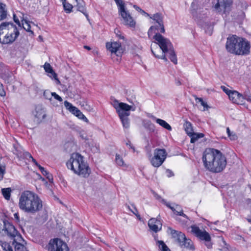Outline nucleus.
I'll return each instance as SVG.
<instances>
[{
  "instance_id": "49530a36",
  "label": "nucleus",
  "mask_w": 251,
  "mask_h": 251,
  "mask_svg": "<svg viewBox=\"0 0 251 251\" xmlns=\"http://www.w3.org/2000/svg\"><path fill=\"white\" fill-rule=\"evenodd\" d=\"M50 95H51V96L53 97L55 100H58L60 102L62 101L63 100H62V98L61 97H60L58 95H57L56 93L51 92L50 93Z\"/></svg>"
},
{
  "instance_id": "f257e3e1",
  "label": "nucleus",
  "mask_w": 251,
  "mask_h": 251,
  "mask_svg": "<svg viewBox=\"0 0 251 251\" xmlns=\"http://www.w3.org/2000/svg\"><path fill=\"white\" fill-rule=\"evenodd\" d=\"M19 207L25 213L34 214L43 207L42 201L39 196L31 191H24L19 198Z\"/></svg>"
},
{
  "instance_id": "4468645a",
  "label": "nucleus",
  "mask_w": 251,
  "mask_h": 251,
  "mask_svg": "<svg viewBox=\"0 0 251 251\" xmlns=\"http://www.w3.org/2000/svg\"><path fill=\"white\" fill-rule=\"evenodd\" d=\"M113 107L116 110L119 116H129L130 110L134 111L135 107L124 102H119L117 100L114 101Z\"/></svg>"
},
{
  "instance_id": "4d7b16f0",
  "label": "nucleus",
  "mask_w": 251,
  "mask_h": 251,
  "mask_svg": "<svg viewBox=\"0 0 251 251\" xmlns=\"http://www.w3.org/2000/svg\"><path fill=\"white\" fill-rule=\"evenodd\" d=\"M133 7L137 11L140 12L141 11V10H142L139 7H138V6L137 5H133Z\"/></svg>"
},
{
  "instance_id": "412c9836",
  "label": "nucleus",
  "mask_w": 251,
  "mask_h": 251,
  "mask_svg": "<svg viewBox=\"0 0 251 251\" xmlns=\"http://www.w3.org/2000/svg\"><path fill=\"white\" fill-rule=\"evenodd\" d=\"M148 226L152 231L157 232L160 230L162 228V224L161 222L155 219L151 218L148 222Z\"/></svg>"
},
{
  "instance_id": "c85d7f7f",
  "label": "nucleus",
  "mask_w": 251,
  "mask_h": 251,
  "mask_svg": "<svg viewBox=\"0 0 251 251\" xmlns=\"http://www.w3.org/2000/svg\"><path fill=\"white\" fill-rule=\"evenodd\" d=\"M6 16V6L5 4L0 2V21L5 19Z\"/></svg>"
},
{
  "instance_id": "6e6d98bb",
  "label": "nucleus",
  "mask_w": 251,
  "mask_h": 251,
  "mask_svg": "<svg viewBox=\"0 0 251 251\" xmlns=\"http://www.w3.org/2000/svg\"><path fill=\"white\" fill-rule=\"evenodd\" d=\"M14 216L15 219L17 221H19V215H18V213H15V214H14Z\"/></svg>"
},
{
  "instance_id": "ddd939ff",
  "label": "nucleus",
  "mask_w": 251,
  "mask_h": 251,
  "mask_svg": "<svg viewBox=\"0 0 251 251\" xmlns=\"http://www.w3.org/2000/svg\"><path fill=\"white\" fill-rule=\"evenodd\" d=\"M191 232L197 237L201 240H204L205 242V245L208 249L212 248V243L211 242V237L209 234L205 230H202L196 225L191 226Z\"/></svg>"
},
{
  "instance_id": "09e8293b",
  "label": "nucleus",
  "mask_w": 251,
  "mask_h": 251,
  "mask_svg": "<svg viewBox=\"0 0 251 251\" xmlns=\"http://www.w3.org/2000/svg\"><path fill=\"white\" fill-rule=\"evenodd\" d=\"M221 88H222V90H223V91L225 92L226 93V94H227L228 95V97H229V94H230V93H231L232 92V91L229 90L228 88H227L225 86H222Z\"/></svg>"
},
{
  "instance_id": "f8f14e48",
  "label": "nucleus",
  "mask_w": 251,
  "mask_h": 251,
  "mask_svg": "<svg viewBox=\"0 0 251 251\" xmlns=\"http://www.w3.org/2000/svg\"><path fill=\"white\" fill-rule=\"evenodd\" d=\"M213 163L214 164H212L207 170L214 173L222 172L226 168L227 163L226 156L220 151Z\"/></svg>"
},
{
  "instance_id": "aec40b11",
  "label": "nucleus",
  "mask_w": 251,
  "mask_h": 251,
  "mask_svg": "<svg viewBox=\"0 0 251 251\" xmlns=\"http://www.w3.org/2000/svg\"><path fill=\"white\" fill-rule=\"evenodd\" d=\"M35 117V121L40 123L46 117L45 111L41 106L38 105L35 107V111L33 112Z\"/></svg>"
},
{
  "instance_id": "4c0bfd02",
  "label": "nucleus",
  "mask_w": 251,
  "mask_h": 251,
  "mask_svg": "<svg viewBox=\"0 0 251 251\" xmlns=\"http://www.w3.org/2000/svg\"><path fill=\"white\" fill-rule=\"evenodd\" d=\"M64 10L66 13H69L71 12L73 6L72 4L66 2V0H62Z\"/></svg>"
},
{
  "instance_id": "bf43d9fd",
  "label": "nucleus",
  "mask_w": 251,
  "mask_h": 251,
  "mask_svg": "<svg viewBox=\"0 0 251 251\" xmlns=\"http://www.w3.org/2000/svg\"><path fill=\"white\" fill-rule=\"evenodd\" d=\"M84 48L88 50H91V48L89 46H84Z\"/></svg>"
},
{
  "instance_id": "e433bc0d",
  "label": "nucleus",
  "mask_w": 251,
  "mask_h": 251,
  "mask_svg": "<svg viewBox=\"0 0 251 251\" xmlns=\"http://www.w3.org/2000/svg\"><path fill=\"white\" fill-rule=\"evenodd\" d=\"M157 243L161 251H171L163 241L158 240Z\"/></svg>"
},
{
  "instance_id": "680f3d73",
  "label": "nucleus",
  "mask_w": 251,
  "mask_h": 251,
  "mask_svg": "<svg viewBox=\"0 0 251 251\" xmlns=\"http://www.w3.org/2000/svg\"><path fill=\"white\" fill-rule=\"evenodd\" d=\"M248 221L249 223H251V219H248Z\"/></svg>"
},
{
  "instance_id": "a18cd8bd",
  "label": "nucleus",
  "mask_w": 251,
  "mask_h": 251,
  "mask_svg": "<svg viewBox=\"0 0 251 251\" xmlns=\"http://www.w3.org/2000/svg\"><path fill=\"white\" fill-rule=\"evenodd\" d=\"M20 158L26 159L31 158L32 160V158H33L30 153L27 151H25L24 150L23 151V156L20 157Z\"/></svg>"
},
{
  "instance_id": "a19ab883",
  "label": "nucleus",
  "mask_w": 251,
  "mask_h": 251,
  "mask_svg": "<svg viewBox=\"0 0 251 251\" xmlns=\"http://www.w3.org/2000/svg\"><path fill=\"white\" fill-rule=\"evenodd\" d=\"M0 244L3 250L5 251H13L12 247L9 243L6 242L0 241Z\"/></svg>"
},
{
  "instance_id": "0eeeda50",
  "label": "nucleus",
  "mask_w": 251,
  "mask_h": 251,
  "mask_svg": "<svg viewBox=\"0 0 251 251\" xmlns=\"http://www.w3.org/2000/svg\"><path fill=\"white\" fill-rule=\"evenodd\" d=\"M200 8H198L196 1H193L191 6V13L197 22L198 24L201 25L205 30V32L211 35L212 33L213 25L205 19L206 13L203 12Z\"/></svg>"
},
{
  "instance_id": "5fc2aeb1",
  "label": "nucleus",
  "mask_w": 251,
  "mask_h": 251,
  "mask_svg": "<svg viewBox=\"0 0 251 251\" xmlns=\"http://www.w3.org/2000/svg\"><path fill=\"white\" fill-rule=\"evenodd\" d=\"M142 15L145 16H149V14H148L147 13H146L145 11H144L143 10H141V11L140 12Z\"/></svg>"
},
{
  "instance_id": "72a5a7b5",
  "label": "nucleus",
  "mask_w": 251,
  "mask_h": 251,
  "mask_svg": "<svg viewBox=\"0 0 251 251\" xmlns=\"http://www.w3.org/2000/svg\"><path fill=\"white\" fill-rule=\"evenodd\" d=\"M115 161L117 165L119 166L127 167V165L125 163L123 158L119 154H117L116 155Z\"/></svg>"
},
{
  "instance_id": "6ab92c4d",
  "label": "nucleus",
  "mask_w": 251,
  "mask_h": 251,
  "mask_svg": "<svg viewBox=\"0 0 251 251\" xmlns=\"http://www.w3.org/2000/svg\"><path fill=\"white\" fill-rule=\"evenodd\" d=\"M229 94V99L232 101L233 103L237 104H242L244 102V96L240 94L236 91H232V92Z\"/></svg>"
},
{
  "instance_id": "393cba45",
  "label": "nucleus",
  "mask_w": 251,
  "mask_h": 251,
  "mask_svg": "<svg viewBox=\"0 0 251 251\" xmlns=\"http://www.w3.org/2000/svg\"><path fill=\"white\" fill-rule=\"evenodd\" d=\"M76 2L77 10L82 13L87 18L88 15L86 12L85 7V2L83 0H75Z\"/></svg>"
},
{
  "instance_id": "f3484780",
  "label": "nucleus",
  "mask_w": 251,
  "mask_h": 251,
  "mask_svg": "<svg viewBox=\"0 0 251 251\" xmlns=\"http://www.w3.org/2000/svg\"><path fill=\"white\" fill-rule=\"evenodd\" d=\"M161 201L165 204L168 207L171 209L175 214H176L179 216H182L184 218L188 219V216L183 213V209L180 205L174 203L173 205L172 206L170 203L167 202L164 199H161Z\"/></svg>"
},
{
  "instance_id": "79ce46f5",
  "label": "nucleus",
  "mask_w": 251,
  "mask_h": 251,
  "mask_svg": "<svg viewBox=\"0 0 251 251\" xmlns=\"http://www.w3.org/2000/svg\"><path fill=\"white\" fill-rule=\"evenodd\" d=\"M226 132L230 140H236L237 139V136L236 134L233 132H231L229 127L226 128Z\"/></svg>"
},
{
  "instance_id": "423d86ee",
  "label": "nucleus",
  "mask_w": 251,
  "mask_h": 251,
  "mask_svg": "<svg viewBox=\"0 0 251 251\" xmlns=\"http://www.w3.org/2000/svg\"><path fill=\"white\" fill-rule=\"evenodd\" d=\"M0 234L13 238V244L15 246V251H28L23 244L17 242L23 240L22 236L16 230L14 226L7 221H3V228L0 230Z\"/></svg>"
},
{
  "instance_id": "a211bd4d",
  "label": "nucleus",
  "mask_w": 251,
  "mask_h": 251,
  "mask_svg": "<svg viewBox=\"0 0 251 251\" xmlns=\"http://www.w3.org/2000/svg\"><path fill=\"white\" fill-rule=\"evenodd\" d=\"M106 47L111 53H114L118 56L121 55V44L119 42L107 43Z\"/></svg>"
},
{
  "instance_id": "864d4df0",
  "label": "nucleus",
  "mask_w": 251,
  "mask_h": 251,
  "mask_svg": "<svg viewBox=\"0 0 251 251\" xmlns=\"http://www.w3.org/2000/svg\"><path fill=\"white\" fill-rule=\"evenodd\" d=\"M14 20L15 21V22L19 26H20V21L19 20H18V18H16L15 16L14 15Z\"/></svg>"
},
{
  "instance_id": "13d9d810",
  "label": "nucleus",
  "mask_w": 251,
  "mask_h": 251,
  "mask_svg": "<svg viewBox=\"0 0 251 251\" xmlns=\"http://www.w3.org/2000/svg\"><path fill=\"white\" fill-rule=\"evenodd\" d=\"M176 83L177 85H179L181 84L180 81L179 80H176Z\"/></svg>"
},
{
  "instance_id": "dca6fc26",
  "label": "nucleus",
  "mask_w": 251,
  "mask_h": 251,
  "mask_svg": "<svg viewBox=\"0 0 251 251\" xmlns=\"http://www.w3.org/2000/svg\"><path fill=\"white\" fill-rule=\"evenodd\" d=\"M64 106L67 110L78 119L87 123H89V120L77 108L73 106L72 103L66 100L64 102Z\"/></svg>"
},
{
  "instance_id": "de8ad7c7",
  "label": "nucleus",
  "mask_w": 251,
  "mask_h": 251,
  "mask_svg": "<svg viewBox=\"0 0 251 251\" xmlns=\"http://www.w3.org/2000/svg\"><path fill=\"white\" fill-rule=\"evenodd\" d=\"M50 93L49 91H45L44 93V96L45 97L46 99L51 100V97Z\"/></svg>"
},
{
  "instance_id": "a878e982",
  "label": "nucleus",
  "mask_w": 251,
  "mask_h": 251,
  "mask_svg": "<svg viewBox=\"0 0 251 251\" xmlns=\"http://www.w3.org/2000/svg\"><path fill=\"white\" fill-rule=\"evenodd\" d=\"M151 117L153 120H155L156 122L162 127L168 130L169 131L172 130V127L165 121L160 119L156 118L154 116H152Z\"/></svg>"
},
{
  "instance_id": "2f4dec72",
  "label": "nucleus",
  "mask_w": 251,
  "mask_h": 251,
  "mask_svg": "<svg viewBox=\"0 0 251 251\" xmlns=\"http://www.w3.org/2000/svg\"><path fill=\"white\" fill-rule=\"evenodd\" d=\"M189 136L191 137L190 142L194 143L199 139L203 137L204 134L202 133H195L193 132Z\"/></svg>"
},
{
  "instance_id": "1a4fd4ad",
  "label": "nucleus",
  "mask_w": 251,
  "mask_h": 251,
  "mask_svg": "<svg viewBox=\"0 0 251 251\" xmlns=\"http://www.w3.org/2000/svg\"><path fill=\"white\" fill-rule=\"evenodd\" d=\"M118 8V12L121 17V22L123 24L130 27H134L136 21L131 16L129 12L126 10L125 4L122 0H114Z\"/></svg>"
},
{
  "instance_id": "c9c22d12",
  "label": "nucleus",
  "mask_w": 251,
  "mask_h": 251,
  "mask_svg": "<svg viewBox=\"0 0 251 251\" xmlns=\"http://www.w3.org/2000/svg\"><path fill=\"white\" fill-rule=\"evenodd\" d=\"M6 173V166L3 162H1V158H0V181H1L3 178V176Z\"/></svg>"
},
{
  "instance_id": "b1692460",
  "label": "nucleus",
  "mask_w": 251,
  "mask_h": 251,
  "mask_svg": "<svg viewBox=\"0 0 251 251\" xmlns=\"http://www.w3.org/2000/svg\"><path fill=\"white\" fill-rule=\"evenodd\" d=\"M44 68L46 72L49 74L50 77H52L54 79L56 80L59 83V80L57 78V74L53 71L50 65L47 62H46L44 65Z\"/></svg>"
},
{
  "instance_id": "f704fd0d",
  "label": "nucleus",
  "mask_w": 251,
  "mask_h": 251,
  "mask_svg": "<svg viewBox=\"0 0 251 251\" xmlns=\"http://www.w3.org/2000/svg\"><path fill=\"white\" fill-rule=\"evenodd\" d=\"M1 192L3 197L6 200H9L10 199L11 192V189L10 188H2L1 189Z\"/></svg>"
},
{
  "instance_id": "c756f323",
  "label": "nucleus",
  "mask_w": 251,
  "mask_h": 251,
  "mask_svg": "<svg viewBox=\"0 0 251 251\" xmlns=\"http://www.w3.org/2000/svg\"><path fill=\"white\" fill-rule=\"evenodd\" d=\"M160 26L158 25H152L149 28L148 34L149 36H151L152 35V33H154L156 34V33H159L160 32Z\"/></svg>"
},
{
  "instance_id": "4be33fe9",
  "label": "nucleus",
  "mask_w": 251,
  "mask_h": 251,
  "mask_svg": "<svg viewBox=\"0 0 251 251\" xmlns=\"http://www.w3.org/2000/svg\"><path fill=\"white\" fill-rule=\"evenodd\" d=\"M231 3V0H218L217 3L215 5V9L219 12L222 9L226 10Z\"/></svg>"
},
{
  "instance_id": "c03bdc74",
  "label": "nucleus",
  "mask_w": 251,
  "mask_h": 251,
  "mask_svg": "<svg viewBox=\"0 0 251 251\" xmlns=\"http://www.w3.org/2000/svg\"><path fill=\"white\" fill-rule=\"evenodd\" d=\"M133 207V210H132L130 208L129 206H128V208L136 216V217L139 219L141 220V217L140 215L138 214V210L137 208L134 206V205H132Z\"/></svg>"
},
{
  "instance_id": "37998d69",
  "label": "nucleus",
  "mask_w": 251,
  "mask_h": 251,
  "mask_svg": "<svg viewBox=\"0 0 251 251\" xmlns=\"http://www.w3.org/2000/svg\"><path fill=\"white\" fill-rule=\"evenodd\" d=\"M144 126L145 127L148 128L150 130L153 131L154 129V126L150 121H145Z\"/></svg>"
},
{
  "instance_id": "5701e85b",
  "label": "nucleus",
  "mask_w": 251,
  "mask_h": 251,
  "mask_svg": "<svg viewBox=\"0 0 251 251\" xmlns=\"http://www.w3.org/2000/svg\"><path fill=\"white\" fill-rule=\"evenodd\" d=\"M151 18L155 21L156 23L160 26V32L164 33L165 30L163 25V18L161 14L156 13L154 14L152 17H151Z\"/></svg>"
},
{
  "instance_id": "f03ea898",
  "label": "nucleus",
  "mask_w": 251,
  "mask_h": 251,
  "mask_svg": "<svg viewBox=\"0 0 251 251\" xmlns=\"http://www.w3.org/2000/svg\"><path fill=\"white\" fill-rule=\"evenodd\" d=\"M153 39L155 40L154 43L155 45H158L160 49L162 50L161 55H160L156 54L153 49V45L151 44V51L154 56L156 58L163 59L165 62H167L168 59L166 55L168 54L171 61L175 64H176L177 63L176 55L171 41L159 33H156V34L153 36Z\"/></svg>"
},
{
  "instance_id": "cd10ccee",
  "label": "nucleus",
  "mask_w": 251,
  "mask_h": 251,
  "mask_svg": "<svg viewBox=\"0 0 251 251\" xmlns=\"http://www.w3.org/2000/svg\"><path fill=\"white\" fill-rule=\"evenodd\" d=\"M13 147L14 148L13 153L16 154L18 157L20 158V157L23 156L24 149L19 144H13Z\"/></svg>"
},
{
  "instance_id": "3c124183",
  "label": "nucleus",
  "mask_w": 251,
  "mask_h": 251,
  "mask_svg": "<svg viewBox=\"0 0 251 251\" xmlns=\"http://www.w3.org/2000/svg\"><path fill=\"white\" fill-rule=\"evenodd\" d=\"M244 100H246L247 101L251 102V95L246 94L244 96Z\"/></svg>"
},
{
  "instance_id": "6e6552de",
  "label": "nucleus",
  "mask_w": 251,
  "mask_h": 251,
  "mask_svg": "<svg viewBox=\"0 0 251 251\" xmlns=\"http://www.w3.org/2000/svg\"><path fill=\"white\" fill-rule=\"evenodd\" d=\"M167 232H170L172 237L178 243L180 248L190 250L195 249L192 241L189 238H187L185 235L182 232L173 229L170 227H168Z\"/></svg>"
},
{
  "instance_id": "7c9ffc66",
  "label": "nucleus",
  "mask_w": 251,
  "mask_h": 251,
  "mask_svg": "<svg viewBox=\"0 0 251 251\" xmlns=\"http://www.w3.org/2000/svg\"><path fill=\"white\" fill-rule=\"evenodd\" d=\"M123 127L125 128H129L130 126V121L128 116H119Z\"/></svg>"
},
{
  "instance_id": "20e7f679",
  "label": "nucleus",
  "mask_w": 251,
  "mask_h": 251,
  "mask_svg": "<svg viewBox=\"0 0 251 251\" xmlns=\"http://www.w3.org/2000/svg\"><path fill=\"white\" fill-rule=\"evenodd\" d=\"M68 169L75 174L84 178L88 177L91 172L88 164L84 157L78 153H73L66 162Z\"/></svg>"
},
{
  "instance_id": "ea45409f",
  "label": "nucleus",
  "mask_w": 251,
  "mask_h": 251,
  "mask_svg": "<svg viewBox=\"0 0 251 251\" xmlns=\"http://www.w3.org/2000/svg\"><path fill=\"white\" fill-rule=\"evenodd\" d=\"M22 23L23 28L26 31L31 32V34H33V32L30 30V25L26 20H23L22 21Z\"/></svg>"
},
{
  "instance_id": "39448f33",
  "label": "nucleus",
  "mask_w": 251,
  "mask_h": 251,
  "mask_svg": "<svg viewBox=\"0 0 251 251\" xmlns=\"http://www.w3.org/2000/svg\"><path fill=\"white\" fill-rule=\"evenodd\" d=\"M19 35L17 27L10 23H2L0 25V43H13Z\"/></svg>"
},
{
  "instance_id": "052dcab7",
  "label": "nucleus",
  "mask_w": 251,
  "mask_h": 251,
  "mask_svg": "<svg viewBox=\"0 0 251 251\" xmlns=\"http://www.w3.org/2000/svg\"><path fill=\"white\" fill-rule=\"evenodd\" d=\"M119 38H121V39H124V36H122V35H120L119 36Z\"/></svg>"
},
{
  "instance_id": "7ed1b4c3",
  "label": "nucleus",
  "mask_w": 251,
  "mask_h": 251,
  "mask_svg": "<svg viewBox=\"0 0 251 251\" xmlns=\"http://www.w3.org/2000/svg\"><path fill=\"white\" fill-rule=\"evenodd\" d=\"M226 49L230 53L247 55L250 53L251 44L246 38L232 35L227 38Z\"/></svg>"
},
{
  "instance_id": "8fccbe9b",
  "label": "nucleus",
  "mask_w": 251,
  "mask_h": 251,
  "mask_svg": "<svg viewBox=\"0 0 251 251\" xmlns=\"http://www.w3.org/2000/svg\"><path fill=\"white\" fill-rule=\"evenodd\" d=\"M0 96L3 97L5 96V92L3 88L2 84L0 83Z\"/></svg>"
},
{
  "instance_id": "603ef678",
  "label": "nucleus",
  "mask_w": 251,
  "mask_h": 251,
  "mask_svg": "<svg viewBox=\"0 0 251 251\" xmlns=\"http://www.w3.org/2000/svg\"><path fill=\"white\" fill-rule=\"evenodd\" d=\"M126 145L129 146V147L133 150V151H135V149L134 147L131 145L130 141H128L127 143H126Z\"/></svg>"
},
{
  "instance_id": "9b49d317",
  "label": "nucleus",
  "mask_w": 251,
  "mask_h": 251,
  "mask_svg": "<svg viewBox=\"0 0 251 251\" xmlns=\"http://www.w3.org/2000/svg\"><path fill=\"white\" fill-rule=\"evenodd\" d=\"M167 155L166 151L164 149H155L153 156L150 159L151 164L156 168L160 167L165 161Z\"/></svg>"
},
{
  "instance_id": "473e14b6",
  "label": "nucleus",
  "mask_w": 251,
  "mask_h": 251,
  "mask_svg": "<svg viewBox=\"0 0 251 251\" xmlns=\"http://www.w3.org/2000/svg\"><path fill=\"white\" fill-rule=\"evenodd\" d=\"M184 128L188 136L193 132L192 124L189 122H186L184 124Z\"/></svg>"
},
{
  "instance_id": "2eb2a0df",
  "label": "nucleus",
  "mask_w": 251,
  "mask_h": 251,
  "mask_svg": "<svg viewBox=\"0 0 251 251\" xmlns=\"http://www.w3.org/2000/svg\"><path fill=\"white\" fill-rule=\"evenodd\" d=\"M48 249L49 251H69L67 244L58 238L50 240Z\"/></svg>"
},
{
  "instance_id": "9d476101",
  "label": "nucleus",
  "mask_w": 251,
  "mask_h": 251,
  "mask_svg": "<svg viewBox=\"0 0 251 251\" xmlns=\"http://www.w3.org/2000/svg\"><path fill=\"white\" fill-rule=\"evenodd\" d=\"M220 151L219 150L213 148H207L205 150L202 154V161L203 166L206 170L212 164H214V161L216 160Z\"/></svg>"
},
{
  "instance_id": "58836bf2",
  "label": "nucleus",
  "mask_w": 251,
  "mask_h": 251,
  "mask_svg": "<svg viewBox=\"0 0 251 251\" xmlns=\"http://www.w3.org/2000/svg\"><path fill=\"white\" fill-rule=\"evenodd\" d=\"M195 100L196 102H200L201 104L203 107L202 111H205L209 108V106L208 105L206 102L203 101L202 98L196 97Z\"/></svg>"
},
{
  "instance_id": "bb28decb",
  "label": "nucleus",
  "mask_w": 251,
  "mask_h": 251,
  "mask_svg": "<svg viewBox=\"0 0 251 251\" xmlns=\"http://www.w3.org/2000/svg\"><path fill=\"white\" fill-rule=\"evenodd\" d=\"M32 162L37 167H38L42 174L44 176H46L49 180L50 179L52 180V178L50 173L44 167H42L40 164H39L35 159L32 158Z\"/></svg>"
}]
</instances>
